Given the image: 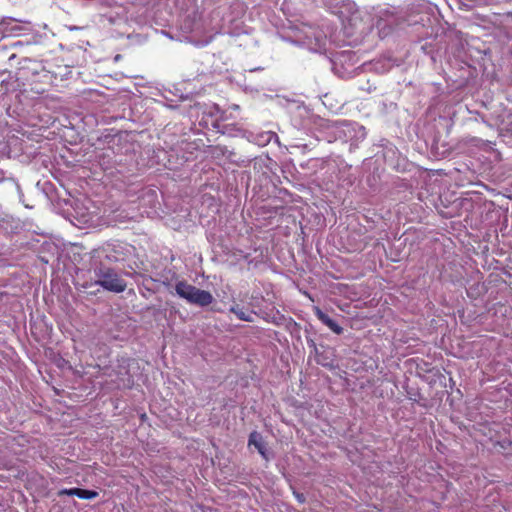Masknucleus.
<instances>
[{"label":"nucleus","instance_id":"nucleus-1","mask_svg":"<svg viewBox=\"0 0 512 512\" xmlns=\"http://www.w3.org/2000/svg\"><path fill=\"white\" fill-rule=\"evenodd\" d=\"M94 274L97 278L95 284L107 291L121 293L127 287L125 280L111 267L101 265L94 269Z\"/></svg>","mask_w":512,"mask_h":512},{"label":"nucleus","instance_id":"nucleus-2","mask_svg":"<svg viewBox=\"0 0 512 512\" xmlns=\"http://www.w3.org/2000/svg\"><path fill=\"white\" fill-rule=\"evenodd\" d=\"M213 300V295L209 291L195 287L194 291L190 293L187 302L200 307H206L210 305L213 302Z\"/></svg>","mask_w":512,"mask_h":512},{"label":"nucleus","instance_id":"nucleus-3","mask_svg":"<svg viewBox=\"0 0 512 512\" xmlns=\"http://www.w3.org/2000/svg\"><path fill=\"white\" fill-rule=\"evenodd\" d=\"M313 312L315 316L326 325L331 331L340 335L343 332V328L332 318H330L326 313H324L318 306L313 308Z\"/></svg>","mask_w":512,"mask_h":512},{"label":"nucleus","instance_id":"nucleus-4","mask_svg":"<svg viewBox=\"0 0 512 512\" xmlns=\"http://www.w3.org/2000/svg\"><path fill=\"white\" fill-rule=\"evenodd\" d=\"M195 286L189 284L188 282L182 280L178 281L175 285L176 294L187 301L190 296V293L194 291Z\"/></svg>","mask_w":512,"mask_h":512},{"label":"nucleus","instance_id":"nucleus-5","mask_svg":"<svg viewBox=\"0 0 512 512\" xmlns=\"http://www.w3.org/2000/svg\"><path fill=\"white\" fill-rule=\"evenodd\" d=\"M230 311L234 313L236 317L240 320L247 322L253 321V311L240 307L239 305L231 307Z\"/></svg>","mask_w":512,"mask_h":512},{"label":"nucleus","instance_id":"nucleus-6","mask_svg":"<svg viewBox=\"0 0 512 512\" xmlns=\"http://www.w3.org/2000/svg\"><path fill=\"white\" fill-rule=\"evenodd\" d=\"M260 440H261L260 433L253 431L249 436L248 447L254 446L255 448H261Z\"/></svg>","mask_w":512,"mask_h":512},{"label":"nucleus","instance_id":"nucleus-7","mask_svg":"<svg viewBox=\"0 0 512 512\" xmlns=\"http://www.w3.org/2000/svg\"><path fill=\"white\" fill-rule=\"evenodd\" d=\"M98 496V492L94 490L81 489L80 490V499H94Z\"/></svg>","mask_w":512,"mask_h":512},{"label":"nucleus","instance_id":"nucleus-8","mask_svg":"<svg viewBox=\"0 0 512 512\" xmlns=\"http://www.w3.org/2000/svg\"><path fill=\"white\" fill-rule=\"evenodd\" d=\"M317 363L318 364H321L322 366L324 367H328V366H331V364L327 361L326 358H322L321 355H318L317 357Z\"/></svg>","mask_w":512,"mask_h":512},{"label":"nucleus","instance_id":"nucleus-9","mask_svg":"<svg viewBox=\"0 0 512 512\" xmlns=\"http://www.w3.org/2000/svg\"><path fill=\"white\" fill-rule=\"evenodd\" d=\"M71 492H72V488H70V489H63V490H60L58 494H59L60 496H61V495H68V496H71Z\"/></svg>","mask_w":512,"mask_h":512},{"label":"nucleus","instance_id":"nucleus-10","mask_svg":"<svg viewBox=\"0 0 512 512\" xmlns=\"http://www.w3.org/2000/svg\"><path fill=\"white\" fill-rule=\"evenodd\" d=\"M80 490H81V488H72L71 496H77L79 498Z\"/></svg>","mask_w":512,"mask_h":512},{"label":"nucleus","instance_id":"nucleus-11","mask_svg":"<svg viewBox=\"0 0 512 512\" xmlns=\"http://www.w3.org/2000/svg\"><path fill=\"white\" fill-rule=\"evenodd\" d=\"M296 498L298 499V501L300 503H303L305 501V498H304V496L302 494L297 493L296 494Z\"/></svg>","mask_w":512,"mask_h":512},{"label":"nucleus","instance_id":"nucleus-12","mask_svg":"<svg viewBox=\"0 0 512 512\" xmlns=\"http://www.w3.org/2000/svg\"><path fill=\"white\" fill-rule=\"evenodd\" d=\"M258 451H259V453H260L264 458H266V459H267V452H269L270 450H263V449H260V450H258Z\"/></svg>","mask_w":512,"mask_h":512}]
</instances>
